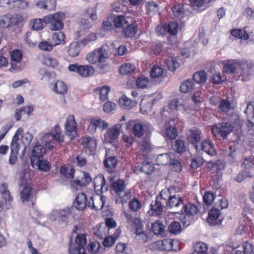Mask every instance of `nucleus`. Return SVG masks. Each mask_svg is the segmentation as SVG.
<instances>
[{"mask_svg":"<svg viewBox=\"0 0 254 254\" xmlns=\"http://www.w3.org/2000/svg\"><path fill=\"white\" fill-rule=\"evenodd\" d=\"M112 51L109 50L108 46L104 45L88 53L86 56V60L89 63L93 64L104 63L112 55Z\"/></svg>","mask_w":254,"mask_h":254,"instance_id":"1","label":"nucleus"},{"mask_svg":"<svg viewBox=\"0 0 254 254\" xmlns=\"http://www.w3.org/2000/svg\"><path fill=\"white\" fill-rule=\"evenodd\" d=\"M112 188L118 195L116 202L120 204L126 203L131 197L130 192L127 190L124 180H117L112 183Z\"/></svg>","mask_w":254,"mask_h":254,"instance_id":"2","label":"nucleus"},{"mask_svg":"<svg viewBox=\"0 0 254 254\" xmlns=\"http://www.w3.org/2000/svg\"><path fill=\"white\" fill-rule=\"evenodd\" d=\"M86 244V236L84 234H78L74 243L69 244L68 254H85L84 246Z\"/></svg>","mask_w":254,"mask_h":254,"instance_id":"3","label":"nucleus"},{"mask_svg":"<svg viewBox=\"0 0 254 254\" xmlns=\"http://www.w3.org/2000/svg\"><path fill=\"white\" fill-rule=\"evenodd\" d=\"M47 23L50 24V29L54 30H60L64 27L63 20L64 19V14L62 12H57L49 15L45 17Z\"/></svg>","mask_w":254,"mask_h":254,"instance_id":"4","label":"nucleus"},{"mask_svg":"<svg viewBox=\"0 0 254 254\" xmlns=\"http://www.w3.org/2000/svg\"><path fill=\"white\" fill-rule=\"evenodd\" d=\"M233 126L229 123H219L215 124L212 128L213 134L217 137H225L233 129Z\"/></svg>","mask_w":254,"mask_h":254,"instance_id":"5","label":"nucleus"},{"mask_svg":"<svg viewBox=\"0 0 254 254\" xmlns=\"http://www.w3.org/2000/svg\"><path fill=\"white\" fill-rule=\"evenodd\" d=\"M198 211L197 207L192 203H188L183 205L181 210V213L184 215L182 222L184 225L188 226L190 224L191 217L195 215Z\"/></svg>","mask_w":254,"mask_h":254,"instance_id":"6","label":"nucleus"},{"mask_svg":"<svg viewBox=\"0 0 254 254\" xmlns=\"http://www.w3.org/2000/svg\"><path fill=\"white\" fill-rule=\"evenodd\" d=\"M195 149L197 152H202L200 153L203 156V152L210 156H215L217 153L214 144L209 139L203 140L200 144L195 145Z\"/></svg>","mask_w":254,"mask_h":254,"instance_id":"7","label":"nucleus"},{"mask_svg":"<svg viewBox=\"0 0 254 254\" xmlns=\"http://www.w3.org/2000/svg\"><path fill=\"white\" fill-rule=\"evenodd\" d=\"M68 69L70 71L76 72L80 76L86 77L92 75L94 72V68L90 65H78L72 64L68 66Z\"/></svg>","mask_w":254,"mask_h":254,"instance_id":"8","label":"nucleus"},{"mask_svg":"<svg viewBox=\"0 0 254 254\" xmlns=\"http://www.w3.org/2000/svg\"><path fill=\"white\" fill-rule=\"evenodd\" d=\"M178 245V242L172 239H164L162 241L155 242L152 244L153 248H157L161 251H169L173 250L176 251L177 248H174V245Z\"/></svg>","mask_w":254,"mask_h":254,"instance_id":"9","label":"nucleus"},{"mask_svg":"<svg viewBox=\"0 0 254 254\" xmlns=\"http://www.w3.org/2000/svg\"><path fill=\"white\" fill-rule=\"evenodd\" d=\"M122 125L117 124L109 128L104 134V140L106 143H112L117 140L121 132Z\"/></svg>","mask_w":254,"mask_h":254,"instance_id":"10","label":"nucleus"},{"mask_svg":"<svg viewBox=\"0 0 254 254\" xmlns=\"http://www.w3.org/2000/svg\"><path fill=\"white\" fill-rule=\"evenodd\" d=\"M64 128L65 134L71 139L75 138L77 135L76 123L73 115H70L68 116L64 124Z\"/></svg>","mask_w":254,"mask_h":254,"instance_id":"11","label":"nucleus"},{"mask_svg":"<svg viewBox=\"0 0 254 254\" xmlns=\"http://www.w3.org/2000/svg\"><path fill=\"white\" fill-rule=\"evenodd\" d=\"M127 129L130 128L132 133L137 137H141L144 133V127L147 125H143L142 123L138 121L132 120L126 124Z\"/></svg>","mask_w":254,"mask_h":254,"instance_id":"12","label":"nucleus"},{"mask_svg":"<svg viewBox=\"0 0 254 254\" xmlns=\"http://www.w3.org/2000/svg\"><path fill=\"white\" fill-rule=\"evenodd\" d=\"M184 200L183 197L179 194H172L169 201H166V206L173 209V210H178L181 209L184 205Z\"/></svg>","mask_w":254,"mask_h":254,"instance_id":"13","label":"nucleus"},{"mask_svg":"<svg viewBox=\"0 0 254 254\" xmlns=\"http://www.w3.org/2000/svg\"><path fill=\"white\" fill-rule=\"evenodd\" d=\"M106 200V197L102 195L91 196L88 200V207L92 209L100 210L104 206Z\"/></svg>","mask_w":254,"mask_h":254,"instance_id":"14","label":"nucleus"},{"mask_svg":"<svg viewBox=\"0 0 254 254\" xmlns=\"http://www.w3.org/2000/svg\"><path fill=\"white\" fill-rule=\"evenodd\" d=\"M240 60H227L223 62V71L226 74L235 73L239 68L240 64Z\"/></svg>","mask_w":254,"mask_h":254,"instance_id":"15","label":"nucleus"},{"mask_svg":"<svg viewBox=\"0 0 254 254\" xmlns=\"http://www.w3.org/2000/svg\"><path fill=\"white\" fill-rule=\"evenodd\" d=\"M201 132L198 129H191L186 132L187 139L189 142L194 145H199L201 139Z\"/></svg>","mask_w":254,"mask_h":254,"instance_id":"16","label":"nucleus"},{"mask_svg":"<svg viewBox=\"0 0 254 254\" xmlns=\"http://www.w3.org/2000/svg\"><path fill=\"white\" fill-rule=\"evenodd\" d=\"M222 220L220 210L218 208L214 207L209 211L207 221L211 225L220 224Z\"/></svg>","mask_w":254,"mask_h":254,"instance_id":"17","label":"nucleus"},{"mask_svg":"<svg viewBox=\"0 0 254 254\" xmlns=\"http://www.w3.org/2000/svg\"><path fill=\"white\" fill-rule=\"evenodd\" d=\"M74 206L78 210H83L88 206V201L84 193H78L75 199Z\"/></svg>","mask_w":254,"mask_h":254,"instance_id":"18","label":"nucleus"},{"mask_svg":"<svg viewBox=\"0 0 254 254\" xmlns=\"http://www.w3.org/2000/svg\"><path fill=\"white\" fill-rule=\"evenodd\" d=\"M94 184L95 190L97 192L103 193L108 190V186L102 175H98L94 178Z\"/></svg>","mask_w":254,"mask_h":254,"instance_id":"19","label":"nucleus"},{"mask_svg":"<svg viewBox=\"0 0 254 254\" xmlns=\"http://www.w3.org/2000/svg\"><path fill=\"white\" fill-rule=\"evenodd\" d=\"M163 211L162 203L159 200V197H157L155 200H153L150 204V209L149 211L152 215H160Z\"/></svg>","mask_w":254,"mask_h":254,"instance_id":"20","label":"nucleus"},{"mask_svg":"<svg viewBox=\"0 0 254 254\" xmlns=\"http://www.w3.org/2000/svg\"><path fill=\"white\" fill-rule=\"evenodd\" d=\"M93 233L99 239H102L106 237L109 234V228L106 224L102 223L97 225L93 229Z\"/></svg>","mask_w":254,"mask_h":254,"instance_id":"21","label":"nucleus"},{"mask_svg":"<svg viewBox=\"0 0 254 254\" xmlns=\"http://www.w3.org/2000/svg\"><path fill=\"white\" fill-rule=\"evenodd\" d=\"M252 64L248 63L245 61L241 60L239 68L241 70L239 77H242L241 80L246 81L249 79V72Z\"/></svg>","mask_w":254,"mask_h":254,"instance_id":"22","label":"nucleus"},{"mask_svg":"<svg viewBox=\"0 0 254 254\" xmlns=\"http://www.w3.org/2000/svg\"><path fill=\"white\" fill-rule=\"evenodd\" d=\"M119 104L122 108L129 110L135 107L137 102L135 100H130L126 96H123L119 99Z\"/></svg>","mask_w":254,"mask_h":254,"instance_id":"23","label":"nucleus"},{"mask_svg":"<svg viewBox=\"0 0 254 254\" xmlns=\"http://www.w3.org/2000/svg\"><path fill=\"white\" fill-rule=\"evenodd\" d=\"M176 120L175 119H171L169 124L170 126L168 127L166 125V128L165 133V136L170 139H174L178 135V132L175 127L173 126L176 124Z\"/></svg>","mask_w":254,"mask_h":254,"instance_id":"24","label":"nucleus"},{"mask_svg":"<svg viewBox=\"0 0 254 254\" xmlns=\"http://www.w3.org/2000/svg\"><path fill=\"white\" fill-rule=\"evenodd\" d=\"M66 48L68 55L72 58L78 56L81 50L80 43L77 42L71 43Z\"/></svg>","mask_w":254,"mask_h":254,"instance_id":"25","label":"nucleus"},{"mask_svg":"<svg viewBox=\"0 0 254 254\" xmlns=\"http://www.w3.org/2000/svg\"><path fill=\"white\" fill-rule=\"evenodd\" d=\"M41 142L45 145L48 150H52L54 148L55 141L53 139L51 133H47L41 137Z\"/></svg>","mask_w":254,"mask_h":254,"instance_id":"26","label":"nucleus"},{"mask_svg":"<svg viewBox=\"0 0 254 254\" xmlns=\"http://www.w3.org/2000/svg\"><path fill=\"white\" fill-rule=\"evenodd\" d=\"M151 230L155 235L163 236L165 234V226L159 221H156L151 224Z\"/></svg>","mask_w":254,"mask_h":254,"instance_id":"27","label":"nucleus"},{"mask_svg":"<svg viewBox=\"0 0 254 254\" xmlns=\"http://www.w3.org/2000/svg\"><path fill=\"white\" fill-rule=\"evenodd\" d=\"M65 35L63 32H55L52 35L51 42L54 46L63 45L65 43Z\"/></svg>","mask_w":254,"mask_h":254,"instance_id":"28","label":"nucleus"},{"mask_svg":"<svg viewBox=\"0 0 254 254\" xmlns=\"http://www.w3.org/2000/svg\"><path fill=\"white\" fill-rule=\"evenodd\" d=\"M173 154L168 153H163L158 155L156 158L157 165H166L169 164L173 157Z\"/></svg>","mask_w":254,"mask_h":254,"instance_id":"29","label":"nucleus"},{"mask_svg":"<svg viewBox=\"0 0 254 254\" xmlns=\"http://www.w3.org/2000/svg\"><path fill=\"white\" fill-rule=\"evenodd\" d=\"M174 190L175 187L172 186L169 187L168 189H165L162 190L160 192L159 196H158L159 197V200L161 199L164 200L165 203L166 204V201H169V199L171 198L172 194L174 193Z\"/></svg>","mask_w":254,"mask_h":254,"instance_id":"30","label":"nucleus"},{"mask_svg":"<svg viewBox=\"0 0 254 254\" xmlns=\"http://www.w3.org/2000/svg\"><path fill=\"white\" fill-rule=\"evenodd\" d=\"M121 232L117 230L116 232L113 235V236L108 235L106 237H104V240L103 242V245L107 247H112L115 243L116 240L117 239L118 236L120 235Z\"/></svg>","mask_w":254,"mask_h":254,"instance_id":"31","label":"nucleus"},{"mask_svg":"<svg viewBox=\"0 0 254 254\" xmlns=\"http://www.w3.org/2000/svg\"><path fill=\"white\" fill-rule=\"evenodd\" d=\"M118 164L117 159L114 156H106V158L104 161V165L106 169H108L109 171H112L115 168Z\"/></svg>","mask_w":254,"mask_h":254,"instance_id":"32","label":"nucleus"},{"mask_svg":"<svg viewBox=\"0 0 254 254\" xmlns=\"http://www.w3.org/2000/svg\"><path fill=\"white\" fill-rule=\"evenodd\" d=\"M53 85V90L56 93L59 94H64L66 93L67 88L66 85L62 81H57Z\"/></svg>","mask_w":254,"mask_h":254,"instance_id":"33","label":"nucleus"},{"mask_svg":"<svg viewBox=\"0 0 254 254\" xmlns=\"http://www.w3.org/2000/svg\"><path fill=\"white\" fill-rule=\"evenodd\" d=\"M194 89V84L193 82L190 79L184 81L180 86V91L187 93L192 91Z\"/></svg>","mask_w":254,"mask_h":254,"instance_id":"34","label":"nucleus"},{"mask_svg":"<svg viewBox=\"0 0 254 254\" xmlns=\"http://www.w3.org/2000/svg\"><path fill=\"white\" fill-rule=\"evenodd\" d=\"M33 164L37 167L39 170L47 172L50 170V164L49 162L45 160H34L33 161Z\"/></svg>","mask_w":254,"mask_h":254,"instance_id":"35","label":"nucleus"},{"mask_svg":"<svg viewBox=\"0 0 254 254\" xmlns=\"http://www.w3.org/2000/svg\"><path fill=\"white\" fill-rule=\"evenodd\" d=\"M135 70L134 65L131 63H125L120 68V72L123 75H128L132 73Z\"/></svg>","mask_w":254,"mask_h":254,"instance_id":"36","label":"nucleus"},{"mask_svg":"<svg viewBox=\"0 0 254 254\" xmlns=\"http://www.w3.org/2000/svg\"><path fill=\"white\" fill-rule=\"evenodd\" d=\"M207 78V73L204 70H201L193 74V79L199 84H202L206 82Z\"/></svg>","mask_w":254,"mask_h":254,"instance_id":"37","label":"nucleus"},{"mask_svg":"<svg viewBox=\"0 0 254 254\" xmlns=\"http://www.w3.org/2000/svg\"><path fill=\"white\" fill-rule=\"evenodd\" d=\"M147 14L152 16L158 11V5L153 1H148L145 4Z\"/></svg>","mask_w":254,"mask_h":254,"instance_id":"38","label":"nucleus"},{"mask_svg":"<svg viewBox=\"0 0 254 254\" xmlns=\"http://www.w3.org/2000/svg\"><path fill=\"white\" fill-rule=\"evenodd\" d=\"M173 149L178 153H182L186 150L185 141L182 139H177L173 145Z\"/></svg>","mask_w":254,"mask_h":254,"instance_id":"39","label":"nucleus"},{"mask_svg":"<svg viewBox=\"0 0 254 254\" xmlns=\"http://www.w3.org/2000/svg\"><path fill=\"white\" fill-rule=\"evenodd\" d=\"M46 20L41 19H35L31 21L32 28L35 30H40L46 25Z\"/></svg>","mask_w":254,"mask_h":254,"instance_id":"40","label":"nucleus"},{"mask_svg":"<svg viewBox=\"0 0 254 254\" xmlns=\"http://www.w3.org/2000/svg\"><path fill=\"white\" fill-rule=\"evenodd\" d=\"M61 173L68 179L73 178L75 170L72 167L63 166L60 169Z\"/></svg>","mask_w":254,"mask_h":254,"instance_id":"41","label":"nucleus"},{"mask_svg":"<svg viewBox=\"0 0 254 254\" xmlns=\"http://www.w3.org/2000/svg\"><path fill=\"white\" fill-rule=\"evenodd\" d=\"M46 153V149L42 145L38 144L35 145L32 152L33 157L36 158H40Z\"/></svg>","mask_w":254,"mask_h":254,"instance_id":"42","label":"nucleus"},{"mask_svg":"<svg viewBox=\"0 0 254 254\" xmlns=\"http://www.w3.org/2000/svg\"><path fill=\"white\" fill-rule=\"evenodd\" d=\"M166 65L168 69L172 71H175L179 66V64L176 58L174 57H169L166 60Z\"/></svg>","mask_w":254,"mask_h":254,"instance_id":"43","label":"nucleus"},{"mask_svg":"<svg viewBox=\"0 0 254 254\" xmlns=\"http://www.w3.org/2000/svg\"><path fill=\"white\" fill-rule=\"evenodd\" d=\"M137 28L134 23L127 25L124 30L125 35L128 37H133L137 32Z\"/></svg>","mask_w":254,"mask_h":254,"instance_id":"44","label":"nucleus"},{"mask_svg":"<svg viewBox=\"0 0 254 254\" xmlns=\"http://www.w3.org/2000/svg\"><path fill=\"white\" fill-rule=\"evenodd\" d=\"M231 34L236 38L244 40H247L249 39L248 34L244 30L242 29H233L231 30Z\"/></svg>","mask_w":254,"mask_h":254,"instance_id":"45","label":"nucleus"},{"mask_svg":"<svg viewBox=\"0 0 254 254\" xmlns=\"http://www.w3.org/2000/svg\"><path fill=\"white\" fill-rule=\"evenodd\" d=\"M168 230L170 233L177 235L181 232L182 228L180 223L175 221L170 224Z\"/></svg>","mask_w":254,"mask_h":254,"instance_id":"46","label":"nucleus"},{"mask_svg":"<svg viewBox=\"0 0 254 254\" xmlns=\"http://www.w3.org/2000/svg\"><path fill=\"white\" fill-rule=\"evenodd\" d=\"M109 50L112 51V55L114 56H122L125 55L127 53V49L125 46H120L118 48L114 49L113 47L112 48H109Z\"/></svg>","mask_w":254,"mask_h":254,"instance_id":"47","label":"nucleus"},{"mask_svg":"<svg viewBox=\"0 0 254 254\" xmlns=\"http://www.w3.org/2000/svg\"><path fill=\"white\" fill-rule=\"evenodd\" d=\"M129 208L131 211H137L141 208V203L138 198H133L129 202Z\"/></svg>","mask_w":254,"mask_h":254,"instance_id":"48","label":"nucleus"},{"mask_svg":"<svg viewBox=\"0 0 254 254\" xmlns=\"http://www.w3.org/2000/svg\"><path fill=\"white\" fill-rule=\"evenodd\" d=\"M59 210V219L63 221L66 222L70 215V210L69 208L66 207L62 210Z\"/></svg>","mask_w":254,"mask_h":254,"instance_id":"49","label":"nucleus"},{"mask_svg":"<svg viewBox=\"0 0 254 254\" xmlns=\"http://www.w3.org/2000/svg\"><path fill=\"white\" fill-rule=\"evenodd\" d=\"M32 195V193L31 192V188L29 185H27L21 191V199L23 201L27 200L30 198Z\"/></svg>","mask_w":254,"mask_h":254,"instance_id":"50","label":"nucleus"},{"mask_svg":"<svg viewBox=\"0 0 254 254\" xmlns=\"http://www.w3.org/2000/svg\"><path fill=\"white\" fill-rule=\"evenodd\" d=\"M122 216L125 219L126 222L128 224L133 223L136 226L137 221L139 220L133 217L130 211L129 210L124 211L122 213Z\"/></svg>","mask_w":254,"mask_h":254,"instance_id":"51","label":"nucleus"},{"mask_svg":"<svg viewBox=\"0 0 254 254\" xmlns=\"http://www.w3.org/2000/svg\"><path fill=\"white\" fill-rule=\"evenodd\" d=\"M164 70L163 69L158 65H154L150 70V76L153 78H157L161 77Z\"/></svg>","mask_w":254,"mask_h":254,"instance_id":"52","label":"nucleus"},{"mask_svg":"<svg viewBox=\"0 0 254 254\" xmlns=\"http://www.w3.org/2000/svg\"><path fill=\"white\" fill-rule=\"evenodd\" d=\"M219 110L221 112L227 113L231 108V104L230 101L227 99H222L219 104Z\"/></svg>","mask_w":254,"mask_h":254,"instance_id":"53","label":"nucleus"},{"mask_svg":"<svg viewBox=\"0 0 254 254\" xmlns=\"http://www.w3.org/2000/svg\"><path fill=\"white\" fill-rule=\"evenodd\" d=\"M148 79L143 76L138 77L136 80V85L137 87L140 89L146 88L148 86Z\"/></svg>","mask_w":254,"mask_h":254,"instance_id":"54","label":"nucleus"},{"mask_svg":"<svg viewBox=\"0 0 254 254\" xmlns=\"http://www.w3.org/2000/svg\"><path fill=\"white\" fill-rule=\"evenodd\" d=\"M82 143L83 147L86 148L91 149L96 147V142L91 137H87L83 139Z\"/></svg>","mask_w":254,"mask_h":254,"instance_id":"55","label":"nucleus"},{"mask_svg":"<svg viewBox=\"0 0 254 254\" xmlns=\"http://www.w3.org/2000/svg\"><path fill=\"white\" fill-rule=\"evenodd\" d=\"M22 58V52L17 49H14L10 53L11 61L20 62Z\"/></svg>","mask_w":254,"mask_h":254,"instance_id":"56","label":"nucleus"},{"mask_svg":"<svg viewBox=\"0 0 254 254\" xmlns=\"http://www.w3.org/2000/svg\"><path fill=\"white\" fill-rule=\"evenodd\" d=\"M178 30V23L176 22H171L167 25V33L174 35L176 34Z\"/></svg>","mask_w":254,"mask_h":254,"instance_id":"57","label":"nucleus"},{"mask_svg":"<svg viewBox=\"0 0 254 254\" xmlns=\"http://www.w3.org/2000/svg\"><path fill=\"white\" fill-rule=\"evenodd\" d=\"M207 167L212 173H218L221 170L219 162L209 161L207 162Z\"/></svg>","mask_w":254,"mask_h":254,"instance_id":"58","label":"nucleus"},{"mask_svg":"<svg viewBox=\"0 0 254 254\" xmlns=\"http://www.w3.org/2000/svg\"><path fill=\"white\" fill-rule=\"evenodd\" d=\"M245 113L248 118H254V101H251L248 104Z\"/></svg>","mask_w":254,"mask_h":254,"instance_id":"59","label":"nucleus"},{"mask_svg":"<svg viewBox=\"0 0 254 254\" xmlns=\"http://www.w3.org/2000/svg\"><path fill=\"white\" fill-rule=\"evenodd\" d=\"M73 162L77 166L82 167L86 165L87 160L82 155H78L73 159Z\"/></svg>","mask_w":254,"mask_h":254,"instance_id":"60","label":"nucleus"},{"mask_svg":"<svg viewBox=\"0 0 254 254\" xmlns=\"http://www.w3.org/2000/svg\"><path fill=\"white\" fill-rule=\"evenodd\" d=\"M173 12L175 17L181 18L183 16L184 9L181 4H177L174 7Z\"/></svg>","mask_w":254,"mask_h":254,"instance_id":"61","label":"nucleus"},{"mask_svg":"<svg viewBox=\"0 0 254 254\" xmlns=\"http://www.w3.org/2000/svg\"><path fill=\"white\" fill-rule=\"evenodd\" d=\"M204 161H206L205 156L193 159H192L190 166L192 168H197L201 166Z\"/></svg>","mask_w":254,"mask_h":254,"instance_id":"62","label":"nucleus"},{"mask_svg":"<svg viewBox=\"0 0 254 254\" xmlns=\"http://www.w3.org/2000/svg\"><path fill=\"white\" fill-rule=\"evenodd\" d=\"M245 254H254V248L253 245L248 242H245L241 247Z\"/></svg>","mask_w":254,"mask_h":254,"instance_id":"63","label":"nucleus"},{"mask_svg":"<svg viewBox=\"0 0 254 254\" xmlns=\"http://www.w3.org/2000/svg\"><path fill=\"white\" fill-rule=\"evenodd\" d=\"M245 169H250L254 166V158L253 157H250L246 158L242 164Z\"/></svg>","mask_w":254,"mask_h":254,"instance_id":"64","label":"nucleus"}]
</instances>
